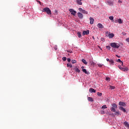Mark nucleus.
Listing matches in <instances>:
<instances>
[{"label": "nucleus", "mask_w": 129, "mask_h": 129, "mask_svg": "<svg viewBox=\"0 0 129 129\" xmlns=\"http://www.w3.org/2000/svg\"><path fill=\"white\" fill-rule=\"evenodd\" d=\"M110 46L112 48H114L115 49H118L119 47H120V45L119 43H115V42H113L110 43Z\"/></svg>", "instance_id": "nucleus-1"}, {"label": "nucleus", "mask_w": 129, "mask_h": 129, "mask_svg": "<svg viewBox=\"0 0 129 129\" xmlns=\"http://www.w3.org/2000/svg\"><path fill=\"white\" fill-rule=\"evenodd\" d=\"M43 12L47 13V15H51L52 13L49 8H45L43 9Z\"/></svg>", "instance_id": "nucleus-2"}, {"label": "nucleus", "mask_w": 129, "mask_h": 129, "mask_svg": "<svg viewBox=\"0 0 129 129\" xmlns=\"http://www.w3.org/2000/svg\"><path fill=\"white\" fill-rule=\"evenodd\" d=\"M115 108H117V105L116 104H112V107L111 108V111H112L113 112H115Z\"/></svg>", "instance_id": "nucleus-3"}, {"label": "nucleus", "mask_w": 129, "mask_h": 129, "mask_svg": "<svg viewBox=\"0 0 129 129\" xmlns=\"http://www.w3.org/2000/svg\"><path fill=\"white\" fill-rule=\"evenodd\" d=\"M118 68L119 69H120V70L124 71V72L128 70V69L127 68H122L121 66H118Z\"/></svg>", "instance_id": "nucleus-4"}, {"label": "nucleus", "mask_w": 129, "mask_h": 129, "mask_svg": "<svg viewBox=\"0 0 129 129\" xmlns=\"http://www.w3.org/2000/svg\"><path fill=\"white\" fill-rule=\"evenodd\" d=\"M69 12H70V13H71V14L73 15V16H75V15H76V11H75L74 10H73V9H70L69 10Z\"/></svg>", "instance_id": "nucleus-5"}, {"label": "nucleus", "mask_w": 129, "mask_h": 129, "mask_svg": "<svg viewBox=\"0 0 129 129\" xmlns=\"http://www.w3.org/2000/svg\"><path fill=\"white\" fill-rule=\"evenodd\" d=\"M83 36H85V35H89V30L84 31L82 34Z\"/></svg>", "instance_id": "nucleus-6"}, {"label": "nucleus", "mask_w": 129, "mask_h": 129, "mask_svg": "<svg viewBox=\"0 0 129 129\" xmlns=\"http://www.w3.org/2000/svg\"><path fill=\"white\" fill-rule=\"evenodd\" d=\"M89 92H91V93H95V92H96V90L92 88H91L89 89Z\"/></svg>", "instance_id": "nucleus-7"}, {"label": "nucleus", "mask_w": 129, "mask_h": 129, "mask_svg": "<svg viewBox=\"0 0 129 129\" xmlns=\"http://www.w3.org/2000/svg\"><path fill=\"white\" fill-rule=\"evenodd\" d=\"M94 23V19H93L92 17L90 18V25H93V23Z\"/></svg>", "instance_id": "nucleus-8"}, {"label": "nucleus", "mask_w": 129, "mask_h": 129, "mask_svg": "<svg viewBox=\"0 0 129 129\" xmlns=\"http://www.w3.org/2000/svg\"><path fill=\"white\" fill-rule=\"evenodd\" d=\"M97 27L100 29H103L104 28V27H103V25H102V24H101V23L98 24Z\"/></svg>", "instance_id": "nucleus-9"}, {"label": "nucleus", "mask_w": 129, "mask_h": 129, "mask_svg": "<svg viewBox=\"0 0 129 129\" xmlns=\"http://www.w3.org/2000/svg\"><path fill=\"white\" fill-rule=\"evenodd\" d=\"M82 72H84V73H85V74H88V75H89V74H90V73H89V72H87L86 69H83Z\"/></svg>", "instance_id": "nucleus-10"}, {"label": "nucleus", "mask_w": 129, "mask_h": 129, "mask_svg": "<svg viewBox=\"0 0 129 129\" xmlns=\"http://www.w3.org/2000/svg\"><path fill=\"white\" fill-rule=\"evenodd\" d=\"M78 16L80 19H83V15L81 14V13H78Z\"/></svg>", "instance_id": "nucleus-11"}, {"label": "nucleus", "mask_w": 129, "mask_h": 129, "mask_svg": "<svg viewBox=\"0 0 129 129\" xmlns=\"http://www.w3.org/2000/svg\"><path fill=\"white\" fill-rule=\"evenodd\" d=\"M82 61L83 62V63H84V64H85V65H87V64H88V62H87V61H86V60H85L84 58L82 59Z\"/></svg>", "instance_id": "nucleus-12"}, {"label": "nucleus", "mask_w": 129, "mask_h": 129, "mask_svg": "<svg viewBox=\"0 0 129 129\" xmlns=\"http://www.w3.org/2000/svg\"><path fill=\"white\" fill-rule=\"evenodd\" d=\"M119 105H120L121 106H125V103L120 101L119 102Z\"/></svg>", "instance_id": "nucleus-13"}, {"label": "nucleus", "mask_w": 129, "mask_h": 129, "mask_svg": "<svg viewBox=\"0 0 129 129\" xmlns=\"http://www.w3.org/2000/svg\"><path fill=\"white\" fill-rule=\"evenodd\" d=\"M124 124L125 126H126V127H127L128 128H129L128 122H127L126 121H125V122H124Z\"/></svg>", "instance_id": "nucleus-14"}, {"label": "nucleus", "mask_w": 129, "mask_h": 129, "mask_svg": "<svg viewBox=\"0 0 129 129\" xmlns=\"http://www.w3.org/2000/svg\"><path fill=\"white\" fill-rule=\"evenodd\" d=\"M115 23H117V22H118V23L119 24H122V21H121V19H118L117 21V20H115Z\"/></svg>", "instance_id": "nucleus-15"}, {"label": "nucleus", "mask_w": 129, "mask_h": 129, "mask_svg": "<svg viewBox=\"0 0 129 129\" xmlns=\"http://www.w3.org/2000/svg\"><path fill=\"white\" fill-rule=\"evenodd\" d=\"M119 109L120 110H121L122 111H123V112H125V109L123 108V107H122V106L119 107Z\"/></svg>", "instance_id": "nucleus-16"}, {"label": "nucleus", "mask_w": 129, "mask_h": 129, "mask_svg": "<svg viewBox=\"0 0 129 129\" xmlns=\"http://www.w3.org/2000/svg\"><path fill=\"white\" fill-rule=\"evenodd\" d=\"M82 1H80V0H77V3L78 4V5H79L80 6H82Z\"/></svg>", "instance_id": "nucleus-17"}, {"label": "nucleus", "mask_w": 129, "mask_h": 129, "mask_svg": "<svg viewBox=\"0 0 129 129\" xmlns=\"http://www.w3.org/2000/svg\"><path fill=\"white\" fill-rule=\"evenodd\" d=\"M74 70L75 72H77L78 73H79L80 72V70L78 69L77 67L74 68Z\"/></svg>", "instance_id": "nucleus-18"}, {"label": "nucleus", "mask_w": 129, "mask_h": 129, "mask_svg": "<svg viewBox=\"0 0 129 129\" xmlns=\"http://www.w3.org/2000/svg\"><path fill=\"white\" fill-rule=\"evenodd\" d=\"M113 37H114V34H113V33H110V34L109 35V38L110 39H111V38H113Z\"/></svg>", "instance_id": "nucleus-19"}, {"label": "nucleus", "mask_w": 129, "mask_h": 129, "mask_svg": "<svg viewBox=\"0 0 129 129\" xmlns=\"http://www.w3.org/2000/svg\"><path fill=\"white\" fill-rule=\"evenodd\" d=\"M77 36L78 37V38H81V37H82V35H81V32H77Z\"/></svg>", "instance_id": "nucleus-20"}, {"label": "nucleus", "mask_w": 129, "mask_h": 129, "mask_svg": "<svg viewBox=\"0 0 129 129\" xmlns=\"http://www.w3.org/2000/svg\"><path fill=\"white\" fill-rule=\"evenodd\" d=\"M109 89L111 90H113V89H115V86H109Z\"/></svg>", "instance_id": "nucleus-21"}, {"label": "nucleus", "mask_w": 129, "mask_h": 129, "mask_svg": "<svg viewBox=\"0 0 129 129\" xmlns=\"http://www.w3.org/2000/svg\"><path fill=\"white\" fill-rule=\"evenodd\" d=\"M88 101H91V102H93V99L90 97H88Z\"/></svg>", "instance_id": "nucleus-22"}, {"label": "nucleus", "mask_w": 129, "mask_h": 129, "mask_svg": "<svg viewBox=\"0 0 129 129\" xmlns=\"http://www.w3.org/2000/svg\"><path fill=\"white\" fill-rule=\"evenodd\" d=\"M117 62H118V63H120V64H121L122 66L123 64V62L120 60V59H118L117 60Z\"/></svg>", "instance_id": "nucleus-23"}, {"label": "nucleus", "mask_w": 129, "mask_h": 129, "mask_svg": "<svg viewBox=\"0 0 129 129\" xmlns=\"http://www.w3.org/2000/svg\"><path fill=\"white\" fill-rule=\"evenodd\" d=\"M107 4L109 6H113V4H112V2L111 1H108Z\"/></svg>", "instance_id": "nucleus-24"}, {"label": "nucleus", "mask_w": 129, "mask_h": 129, "mask_svg": "<svg viewBox=\"0 0 129 129\" xmlns=\"http://www.w3.org/2000/svg\"><path fill=\"white\" fill-rule=\"evenodd\" d=\"M82 13L83 14H86V15H87V14H88V12L84 10H82Z\"/></svg>", "instance_id": "nucleus-25"}, {"label": "nucleus", "mask_w": 129, "mask_h": 129, "mask_svg": "<svg viewBox=\"0 0 129 129\" xmlns=\"http://www.w3.org/2000/svg\"><path fill=\"white\" fill-rule=\"evenodd\" d=\"M72 64H75L76 63H77V61H76L75 59H73L72 60Z\"/></svg>", "instance_id": "nucleus-26"}, {"label": "nucleus", "mask_w": 129, "mask_h": 129, "mask_svg": "<svg viewBox=\"0 0 129 129\" xmlns=\"http://www.w3.org/2000/svg\"><path fill=\"white\" fill-rule=\"evenodd\" d=\"M110 34V32H106V36L107 37H109V35Z\"/></svg>", "instance_id": "nucleus-27"}, {"label": "nucleus", "mask_w": 129, "mask_h": 129, "mask_svg": "<svg viewBox=\"0 0 129 129\" xmlns=\"http://www.w3.org/2000/svg\"><path fill=\"white\" fill-rule=\"evenodd\" d=\"M67 67H70V68H72V64L70 63H67Z\"/></svg>", "instance_id": "nucleus-28"}, {"label": "nucleus", "mask_w": 129, "mask_h": 129, "mask_svg": "<svg viewBox=\"0 0 129 129\" xmlns=\"http://www.w3.org/2000/svg\"><path fill=\"white\" fill-rule=\"evenodd\" d=\"M110 62L111 63V65H114V61L113 60H110Z\"/></svg>", "instance_id": "nucleus-29"}, {"label": "nucleus", "mask_w": 129, "mask_h": 129, "mask_svg": "<svg viewBox=\"0 0 129 129\" xmlns=\"http://www.w3.org/2000/svg\"><path fill=\"white\" fill-rule=\"evenodd\" d=\"M97 94L98 96H101V95H102V93H99V92H98L97 93Z\"/></svg>", "instance_id": "nucleus-30"}, {"label": "nucleus", "mask_w": 129, "mask_h": 129, "mask_svg": "<svg viewBox=\"0 0 129 129\" xmlns=\"http://www.w3.org/2000/svg\"><path fill=\"white\" fill-rule=\"evenodd\" d=\"M109 20H110L111 21H113V17L112 16H110L109 17Z\"/></svg>", "instance_id": "nucleus-31"}, {"label": "nucleus", "mask_w": 129, "mask_h": 129, "mask_svg": "<svg viewBox=\"0 0 129 129\" xmlns=\"http://www.w3.org/2000/svg\"><path fill=\"white\" fill-rule=\"evenodd\" d=\"M115 115H119V111H116L115 113Z\"/></svg>", "instance_id": "nucleus-32"}, {"label": "nucleus", "mask_w": 129, "mask_h": 129, "mask_svg": "<svg viewBox=\"0 0 129 129\" xmlns=\"http://www.w3.org/2000/svg\"><path fill=\"white\" fill-rule=\"evenodd\" d=\"M62 59L63 61H66V60H67V58L66 57H63Z\"/></svg>", "instance_id": "nucleus-33"}, {"label": "nucleus", "mask_w": 129, "mask_h": 129, "mask_svg": "<svg viewBox=\"0 0 129 129\" xmlns=\"http://www.w3.org/2000/svg\"><path fill=\"white\" fill-rule=\"evenodd\" d=\"M106 49H107V50H110V46H106Z\"/></svg>", "instance_id": "nucleus-34"}, {"label": "nucleus", "mask_w": 129, "mask_h": 129, "mask_svg": "<svg viewBox=\"0 0 129 129\" xmlns=\"http://www.w3.org/2000/svg\"><path fill=\"white\" fill-rule=\"evenodd\" d=\"M105 80L106 81H110V79L109 78H106Z\"/></svg>", "instance_id": "nucleus-35"}, {"label": "nucleus", "mask_w": 129, "mask_h": 129, "mask_svg": "<svg viewBox=\"0 0 129 129\" xmlns=\"http://www.w3.org/2000/svg\"><path fill=\"white\" fill-rule=\"evenodd\" d=\"M102 108H107V107L106 106V105H104L103 106H102Z\"/></svg>", "instance_id": "nucleus-36"}, {"label": "nucleus", "mask_w": 129, "mask_h": 129, "mask_svg": "<svg viewBox=\"0 0 129 129\" xmlns=\"http://www.w3.org/2000/svg\"><path fill=\"white\" fill-rule=\"evenodd\" d=\"M67 52L68 53H73V52L72 51V50H67Z\"/></svg>", "instance_id": "nucleus-37"}, {"label": "nucleus", "mask_w": 129, "mask_h": 129, "mask_svg": "<svg viewBox=\"0 0 129 129\" xmlns=\"http://www.w3.org/2000/svg\"><path fill=\"white\" fill-rule=\"evenodd\" d=\"M100 113H101V114H104L105 113L104 111L103 110H101Z\"/></svg>", "instance_id": "nucleus-38"}, {"label": "nucleus", "mask_w": 129, "mask_h": 129, "mask_svg": "<svg viewBox=\"0 0 129 129\" xmlns=\"http://www.w3.org/2000/svg\"><path fill=\"white\" fill-rule=\"evenodd\" d=\"M79 11H80V12H81V13H82V11H83V9H82V8H79Z\"/></svg>", "instance_id": "nucleus-39"}, {"label": "nucleus", "mask_w": 129, "mask_h": 129, "mask_svg": "<svg viewBox=\"0 0 129 129\" xmlns=\"http://www.w3.org/2000/svg\"><path fill=\"white\" fill-rule=\"evenodd\" d=\"M98 66L99 67H102L103 64H98Z\"/></svg>", "instance_id": "nucleus-40"}, {"label": "nucleus", "mask_w": 129, "mask_h": 129, "mask_svg": "<svg viewBox=\"0 0 129 129\" xmlns=\"http://www.w3.org/2000/svg\"><path fill=\"white\" fill-rule=\"evenodd\" d=\"M106 61L108 62H110V59H109V58H106Z\"/></svg>", "instance_id": "nucleus-41"}, {"label": "nucleus", "mask_w": 129, "mask_h": 129, "mask_svg": "<svg viewBox=\"0 0 129 129\" xmlns=\"http://www.w3.org/2000/svg\"><path fill=\"white\" fill-rule=\"evenodd\" d=\"M67 60H68V62H70V61H71V59L67 58Z\"/></svg>", "instance_id": "nucleus-42"}, {"label": "nucleus", "mask_w": 129, "mask_h": 129, "mask_svg": "<svg viewBox=\"0 0 129 129\" xmlns=\"http://www.w3.org/2000/svg\"><path fill=\"white\" fill-rule=\"evenodd\" d=\"M118 3H119H119H122V2H121V1L119 0V1H118Z\"/></svg>", "instance_id": "nucleus-43"}, {"label": "nucleus", "mask_w": 129, "mask_h": 129, "mask_svg": "<svg viewBox=\"0 0 129 129\" xmlns=\"http://www.w3.org/2000/svg\"><path fill=\"white\" fill-rule=\"evenodd\" d=\"M126 41L127 42H129V38H126Z\"/></svg>", "instance_id": "nucleus-44"}, {"label": "nucleus", "mask_w": 129, "mask_h": 129, "mask_svg": "<svg viewBox=\"0 0 129 129\" xmlns=\"http://www.w3.org/2000/svg\"><path fill=\"white\" fill-rule=\"evenodd\" d=\"M116 57H117L118 58H120V56H118L117 55H116Z\"/></svg>", "instance_id": "nucleus-45"}, {"label": "nucleus", "mask_w": 129, "mask_h": 129, "mask_svg": "<svg viewBox=\"0 0 129 129\" xmlns=\"http://www.w3.org/2000/svg\"><path fill=\"white\" fill-rule=\"evenodd\" d=\"M81 68H82V69H84V67L83 66L81 67Z\"/></svg>", "instance_id": "nucleus-46"}, {"label": "nucleus", "mask_w": 129, "mask_h": 129, "mask_svg": "<svg viewBox=\"0 0 129 129\" xmlns=\"http://www.w3.org/2000/svg\"><path fill=\"white\" fill-rule=\"evenodd\" d=\"M39 4H41V2L39 1L38 2Z\"/></svg>", "instance_id": "nucleus-47"}]
</instances>
